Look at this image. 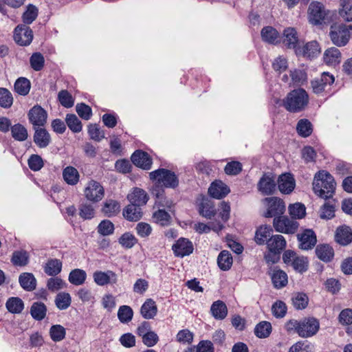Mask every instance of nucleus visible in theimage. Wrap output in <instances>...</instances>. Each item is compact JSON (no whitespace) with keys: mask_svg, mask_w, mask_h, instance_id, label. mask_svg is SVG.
Listing matches in <instances>:
<instances>
[{"mask_svg":"<svg viewBox=\"0 0 352 352\" xmlns=\"http://www.w3.org/2000/svg\"><path fill=\"white\" fill-rule=\"evenodd\" d=\"M149 179L153 183L151 193L156 198V202L162 207L170 208L173 201L166 199L165 188L176 189L179 185L178 175L171 170L160 168L149 173Z\"/></svg>","mask_w":352,"mask_h":352,"instance_id":"obj_1","label":"nucleus"},{"mask_svg":"<svg viewBox=\"0 0 352 352\" xmlns=\"http://www.w3.org/2000/svg\"><path fill=\"white\" fill-rule=\"evenodd\" d=\"M312 188L318 197L325 200L332 199L336 192V182L329 172L322 170L315 174Z\"/></svg>","mask_w":352,"mask_h":352,"instance_id":"obj_2","label":"nucleus"},{"mask_svg":"<svg viewBox=\"0 0 352 352\" xmlns=\"http://www.w3.org/2000/svg\"><path fill=\"white\" fill-rule=\"evenodd\" d=\"M309 102L307 91L301 88L294 89L283 100V105L291 113H298L305 109Z\"/></svg>","mask_w":352,"mask_h":352,"instance_id":"obj_3","label":"nucleus"},{"mask_svg":"<svg viewBox=\"0 0 352 352\" xmlns=\"http://www.w3.org/2000/svg\"><path fill=\"white\" fill-rule=\"evenodd\" d=\"M351 28V25L344 23L332 25L329 31V37L332 43L338 47L345 46L349 41Z\"/></svg>","mask_w":352,"mask_h":352,"instance_id":"obj_4","label":"nucleus"},{"mask_svg":"<svg viewBox=\"0 0 352 352\" xmlns=\"http://www.w3.org/2000/svg\"><path fill=\"white\" fill-rule=\"evenodd\" d=\"M273 227L278 232L293 234L297 232L299 223L294 219H289L287 216L282 214L274 218Z\"/></svg>","mask_w":352,"mask_h":352,"instance_id":"obj_5","label":"nucleus"},{"mask_svg":"<svg viewBox=\"0 0 352 352\" xmlns=\"http://www.w3.org/2000/svg\"><path fill=\"white\" fill-rule=\"evenodd\" d=\"M266 204L267 210L263 216L266 218L279 217L285 212V204L284 201L278 197H266L263 199Z\"/></svg>","mask_w":352,"mask_h":352,"instance_id":"obj_6","label":"nucleus"},{"mask_svg":"<svg viewBox=\"0 0 352 352\" xmlns=\"http://www.w3.org/2000/svg\"><path fill=\"white\" fill-rule=\"evenodd\" d=\"M334 81L335 78L332 74L329 72H323L320 77L311 81V87L314 94H320L330 90Z\"/></svg>","mask_w":352,"mask_h":352,"instance_id":"obj_7","label":"nucleus"},{"mask_svg":"<svg viewBox=\"0 0 352 352\" xmlns=\"http://www.w3.org/2000/svg\"><path fill=\"white\" fill-rule=\"evenodd\" d=\"M328 11L324 5L318 1H313L308 8L309 22L313 25H320L324 23Z\"/></svg>","mask_w":352,"mask_h":352,"instance_id":"obj_8","label":"nucleus"},{"mask_svg":"<svg viewBox=\"0 0 352 352\" xmlns=\"http://www.w3.org/2000/svg\"><path fill=\"white\" fill-rule=\"evenodd\" d=\"M320 328L318 320L315 318H305L300 320L298 334L302 338H309L317 333Z\"/></svg>","mask_w":352,"mask_h":352,"instance_id":"obj_9","label":"nucleus"},{"mask_svg":"<svg viewBox=\"0 0 352 352\" xmlns=\"http://www.w3.org/2000/svg\"><path fill=\"white\" fill-rule=\"evenodd\" d=\"M276 185L275 175L272 173H265L257 184V188L263 195H270L276 191Z\"/></svg>","mask_w":352,"mask_h":352,"instance_id":"obj_10","label":"nucleus"},{"mask_svg":"<svg viewBox=\"0 0 352 352\" xmlns=\"http://www.w3.org/2000/svg\"><path fill=\"white\" fill-rule=\"evenodd\" d=\"M84 193L87 200L93 203H98L104 197V190L99 182L91 180L88 183Z\"/></svg>","mask_w":352,"mask_h":352,"instance_id":"obj_11","label":"nucleus"},{"mask_svg":"<svg viewBox=\"0 0 352 352\" xmlns=\"http://www.w3.org/2000/svg\"><path fill=\"white\" fill-rule=\"evenodd\" d=\"M30 122L34 127L44 126L47 122V111L39 105H35L31 108L28 113Z\"/></svg>","mask_w":352,"mask_h":352,"instance_id":"obj_12","label":"nucleus"},{"mask_svg":"<svg viewBox=\"0 0 352 352\" xmlns=\"http://www.w3.org/2000/svg\"><path fill=\"white\" fill-rule=\"evenodd\" d=\"M14 39L20 45H28L33 39L32 30L25 24L18 25L14 30Z\"/></svg>","mask_w":352,"mask_h":352,"instance_id":"obj_13","label":"nucleus"},{"mask_svg":"<svg viewBox=\"0 0 352 352\" xmlns=\"http://www.w3.org/2000/svg\"><path fill=\"white\" fill-rule=\"evenodd\" d=\"M320 53V47L319 43L313 41L308 42L302 47L299 45L298 49H296V55L303 58H313L316 57Z\"/></svg>","mask_w":352,"mask_h":352,"instance_id":"obj_14","label":"nucleus"},{"mask_svg":"<svg viewBox=\"0 0 352 352\" xmlns=\"http://www.w3.org/2000/svg\"><path fill=\"white\" fill-rule=\"evenodd\" d=\"M300 242L299 248L304 250L312 249L317 243L315 232L311 229H306L302 233L297 235Z\"/></svg>","mask_w":352,"mask_h":352,"instance_id":"obj_15","label":"nucleus"},{"mask_svg":"<svg viewBox=\"0 0 352 352\" xmlns=\"http://www.w3.org/2000/svg\"><path fill=\"white\" fill-rule=\"evenodd\" d=\"M176 256L184 257L192 253L194 248L192 243L186 238H179L172 247Z\"/></svg>","mask_w":352,"mask_h":352,"instance_id":"obj_16","label":"nucleus"},{"mask_svg":"<svg viewBox=\"0 0 352 352\" xmlns=\"http://www.w3.org/2000/svg\"><path fill=\"white\" fill-rule=\"evenodd\" d=\"M131 160L136 166L144 170H149L152 166V158L145 151H135L131 155Z\"/></svg>","mask_w":352,"mask_h":352,"instance_id":"obj_17","label":"nucleus"},{"mask_svg":"<svg viewBox=\"0 0 352 352\" xmlns=\"http://www.w3.org/2000/svg\"><path fill=\"white\" fill-rule=\"evenodd\" d=\"M277 184L280 192L289 195L294 190L296 182L293 175L291 173H287L278 177Z\"/></svg>","mask_w":352,"mask_h":352,"instance_id":"obj_18","label":"nucleus"},{"mask_svg":"<svg viewBox=\"0 0 352 352\" xmlns=\"http://www.w3.org/2000/svg\"><path fill=\"white\" fill-rule=\"evenodd\" d=\"M94 282L99 286H104L108 284H116L118 281L116 274L111 271L107 272L96 271L93 274Z\"/></svg>","mask_w":352,"mask_h":352,"instance_id":"obj_19","label":"nucleus"},{"mask_svg":"<svg viewBox=\"0 0 352 352\" xmlns=\"http://www.w3.org/2000/svg\"><path fill=\"white\" fill-rule=\"evenodd\" d=\"M335 241L342 246H346L352 243V229L346 225L337 228L335 233Z\"/></svg>","mask_w":352,"mask_h":352,"instance_id":"obj_20","label":"nucleus"},{"mask_svg":"<svg viewBox=\"0 0 352 352\" xmlns=\"http://www.w3.org/2000/svg\"><path fill=\"white\" fill-rule=\"evenodd\" d=\"M230 192L228 185L221 180L213 182L208 188L209 195L215 199H221L225 197Z\"/></svg>","mask_w":352,"mask_h":352,"instance_id":"obj_21","label":"nucleus"},{"mask_svg":"<svg viewBox=\"0 0 352 352\" xmlns=\"http://www.w3.org/2000/svg\"><path fill=\"white\" fill-rule=\"evenodd\" d=\"M273 286L276 289H281L285 287L288 283V276L285 272L278 267H274L270 273Z\"/></svg>","mask_w":352,"mask_h":352,"instance_id":"obj_22","label":"nucleus"},{"mask_svg":"<svg viewBox=\"0 0 352 352\" xmlns=\"http://www.w3.org/2000/svg\"><path fill=\"white\" fill-rule=\"evenodd\" d=\"M273 229L270 226L263 225L259 226L254 235V241L258 245H266L269 239L273 235Z\"/></svg>","mask_w":352,"mask_h":352,"instance_id":"obj_23","label":"nucleus"},{"mask_svg":"<svg viewBox=\"0 0 352 352\" xmlns=\"http://www.w3.org/2000/svg\"><path fill=\"white\" fill-rule=\"evenodd\" d=\"M127 199L131 204H135V206L140 207L147 203L148 196L144 190L140 188H134L133 191L128 195Z\"/></svg>","mask_w":352,"mask_h":352,"instance_id":"obj_24","label":"nucleus"},{"mask_svg":"<svg viewBox=\"0 0 352 352\" xmlns=\"http://www.w3.org/2000/svg\"><path fill=\"white\" fill-rule=\"evenodd\" d=\"M33 140L39 148H45L51 142V136L45 129L34 127Z\"/></svg>","mask_w":352,"mask_h":352,"instance_id":"obj_25","label":"nucleus"},{"mask_svg":"<svg viewBox=\"0 0 352 352\" xmlns=\"http://www.w3.org/2000/svg\"><path fill=\"white\" fill-rule=\"evenodd\" d=\"M317 257L324 263L331 262L334 257V250L329 244H319L315 250Z\"/></svg>","mask_w":352,"mask_h":352,"instance_id":"obj_26","label":"nucleus"},{"mask_svg":"<svg viewBox=\"0 0 352 352\" xmlns=\"http://www.w3.org/2000/svg\"><path fill=\"white\" fill-rule=\"evenodd\" d=\"M283 35V44L287 48L293 49L296 52V49H298L300 45L296 30L293 28H288L284 30Z\"/></svg>","mask_w":352,"mask_h":352,"instance_id":"obj_27","label":"nucleus"},{"mask_svg":"<svg viewBox=\"0 0 352 352\" xmlns=\"http://www.w3.org/2000/svg\"><path fill=\"white\" fill-rule=\"evenodd\" d=\"M142 208L135 204H129L122 211L123 217L129 221H138L142 217Z\"/></svg>","mask_w":352,"mask_h":352,"instance_id":"obj_28","label":"nucleus"},{"mask_svg":"<svg viewBox=\"0 0 352 352\" xmlns=\"http://www.w3.org/2000/svg\"><path fill=\"white\" fill-rule=\"evenodd\" d=\"M19 282L25 291L32 292L36 287V279L32 273L24 272L20 274Z\"/></svg>","mask_w":352,"mask_h":352,"instance_id":"obj_29","label":"nucleus"},{"mask_svg":"<svg viewBox=\"0 0 352 352\" xmlns=\"http://www.w3.org/2000/svg\"><path fill=\"white\" fill-rule=\"evenodd\" d=\"M157 313V307L155 302L151 298L146 299L140 308V314L142 317L145 319H152Z\"/></svg>","mask_w":352,"mask_h":352,"instance_id":"obj_30","label":"nucleus"},{"mask_svg":"<svg viewBox=\"0 0 352 352\" xmlns=\"http://www.w3.org/2000/svg\"><path fill=\"white\" fill-rule=\"evenodd\" d=\"M199 213L208 219L214 217L217 212L213 201L208 199H203L199 206Z\"/></svg>","mask_w":352,"mask_h":352,"instance_id":"obj_31","label":"nucleus"},{"mask_svg":"<svg viewBox=\"0 0 352 352\" xmlns=\"http://www.w3.org/2000/svg\"><path fill=\"white\" fill-rule=\"evenodd\" d=\"M323 60L328 65H338L341 61V52L336 47H330L325 50Z\"/></svg>","mask_w":352,"mask_h":352,"instance_id":"obj_32","label":"nucleus"},{"mask_svg":"<svg viewBox=\"0 0 352 352\" xmlns=\"http://www.w3.org/2000/svg\"><path fill=\"white\" fill-rule=\"evenodd\" d=\"M266 245L268 250L282 252L286 247L287 242L283 236L275 234L272 235L270 239H269Z\"/></svg>","mask_w":352,"mask_h":352,"instance_id":"obj_33","label":"nucleus"},{"mask_svg":"<svg viewBox=\"0 0 352 352\" xmlns=\"http://www.w3.org/2000/svg\"><path fill=\"white\" fill-rule=\"evenodd\" d=\"M101 210L107 217H115L120 212V204L116 200L107 199L104 203Z\"/></svg>","mask_w":352,"mask_h":352,"instance_id":"obj_34","label":"nucleus"},{"mask_svg":"<svg viewBox=\"0 0 352 352\" xmlns=\"http://www.w3.org/2000/svg\"><path fill=\"white\" fill-rule=\"evenodd\" d=\"M210 311L212 316L216 320H223L228 315V308L226 305L222 300L214 302L210 307Z\"/></svg>","mask_w":352,"mask_h":352,"instance_id":"obj_35","label":"nucleus"},{"mask_svg":"<svg viewBox=\"0 0 352 352\" xmlns=\"http://www.w3.org/2000/svg\"><path fill=\"white\" fill-rule=\"evenodd\" d=\"M63 177L67 184L74 186L79 182L80 175L76 168L68 166L63 170Z\"/></svg>","mask_w":352,"mask_h":352,"instance_id":"obj_36","label":"nucleus"},{"mask_svg":"<svg viewBox=\"0 0 352 352\" xmlns=\"http://www.w3.org/2000/svg\"><path fill=\"white\" fill-rule=\"evenodd\" d=\"M62 270V262L57 258H51L44 266V272L48 276H56Z\"/></svg>","mask_w":352,"mask_h":352,"instance_id":"obj_37","label":"nucleus"},{"mask_svg":"<svg viewBox=\"0 0 352 352\" xmlns=\"http://www.w3.org/2000/svg\"><path fill=\"white\" fill-rule=\"evenodd\" d=\"M30 256L27 251L16 250L12 253L11 262L15 266H26L29 263Z\"/></svg>","mask_w":352,"mask_h":352,"instance_id":"obj_38","label":"nucleus"},{"mask_svg":"<svg viewBox=\"0 0 352 352\" xmlns=\"http://www.w3.org/2000/svg\"><path fill=\"white\" fill-rule=\"evenodd\" d=\"M296 131L300 136L307 138L313 132V125L308 119H300L296 124Z\"/></svg>","mask_w":352,"mask_h":352,"instance_id":"obj_39","label":"nucleus"},{"mask_svg":"<svg viewBox=\"0 0 352 352\" xmlns=\"http://www.w3.org/2000/svg\"><path fill=\"white\" fill-rule=\"evenodd\" d=\"M326 201L320 209V217L322 219H331L335 217V199Z\"/></svg>","mask_w":352,"mask_h":352,"instance_id":"obj_40","label":"nucleus"},{"mask_svg":"<svg viewBox=\"0 0 352 352\" xmlns=\"http://www.w3.org/2000/svg\"><path fill=\"white\" fill-rule=\"evenodd\" d=\"M232 256L228 251L223 250L219 253L217 263L221 270L227 271L230 270L232 265Z\"/></svg>","mask_w":352,"mask_h":352,"instance_id":"obj_41","label":"nucleus"},{"mask_svg":"<svg viewBox=\"0 0 352 352\" xmlns=\"http://www.w3.org/2000/svg\"><path fill=\"white\" fill-rule=\"evenodd\" d=\"M47 307L43 302H35L30 308L32 318L36 320H42L46 316Z\"/></svg>","mask_w":352,"mask_h":352,"instance_id":"obj_42","label":"nucleus"},{"mask_svg":"<svg viewBox=\"0 0 352 352\" xmlns=\"http://www.w3.org/2000/svg\"><path fill=\"white\" fill-rule=\"evenodd\" d=\"M87 274L85 270L81 269H74L69 274L68 280L70 283L74 285H81L86 280Z\"/></svg>","mask_w":352,"mask_h":352,"instance_id":"obj_43","label":"nucleus"},{"mask_svg":"<svg viewBox=\"0 0 352 352\" xmlns=\"http://www.w3.org/2000/svg\"><path fill=\"white\" fill-rule=\"evenodd\" d=\"M261 34L264 41L272 44H274L279 37L277 30L272 26L264 27L261 30Z\"/></svg>","mask_w":352,"mask_h":352,"instance_id":"obj_44","label":"nucleus"},{"mask_svg":"<svg viewBox=\"0 0 352 352\" xmlns=\"http://www.w3.org/2000/svg\"><path fill=\"white\" fill-rule=\"evenodd\" d=\"M30 81L24 77L19 78L14 85V91L21 96H26L30 92Z\"/></svg>","mask_w":352,"mask_h":352,"instance_id":"obj_45","label":"nucleus"},{"mask_svg":"<svg viewBox=\"0 0 352 352\" xmlns=\"http://www.w3.org/2000/svg\"><path fill=\"white\" fill-rule=\"evenodd\" d=\"M339 2L342 7L339 10L340 16L346 21H352V1L339 0Z\"/></svg>","mask_w":352,"mask_h":352,"instance_id":"obj_46","label":"nucleus"},{"mask_svg":"<svg viewBox=\"0 0 352 352\" xmlns=\"http://www.w3.org/2000/svg\"><path fill=\"white\" fill-rule=\"evenodd\" d=\"M54 302L58 309L65 310L71 305L72 298L69 293L60 292L56 296Z\"/></svg>","mask_w":352,"mask_h":352,"instance_id":"obj_47","label":"nucleus"},{"mask_svg":"<svg viewBox=\"0 0 352 352\" xmlns=\"http://www.w3.org/2000/svg\"><path fill=\"white\" fill-rule=\"evenodd\" d=\"M289 214L292 219H302L306 214V208L301 203L290 204L288 207Z\"/></svg>","mask_w":352,"mask_h":352,"instance_id":"obj_48","label":"nucleus"},{"mask_svg":"<svg viewBox=\"0 0 352 352\" xmlns=\"http://www.w3.org/2000/svg\"><path fill=\"white\" fill-rule=\"evenodd\" d=\"M6 306L7 309L13 314H19L24 308L23 300L18 297H11L8 298Z\"/></svg>","mask_w":352,"mask_h":352,"instance_id":"obj_49","label":"nucleus"},{"mask_svg":"<svg viewBox=\"0 0 352 352\" xmlns=\"http://www.w3.org/2000/svg\"><path fill=\"white\" fill-rule=\"evenodd\" d=\"M65 122L69 129L73 133H79L82 131V122L75 114H67L65 118Z\"/></svg>","mask_w":352,"mask_h":352,"instance_id":"obj_50","label":"nucleus"},{"mask_svg":"<svg viewBox=\"0 0 352 352\" xmlns=\"http://www.w3.org/2000/svg\"><path fill=\"white\" fill-rule=\"evenodd\" d=\"M12 138L17 141H25L28 136V131L21 124H16L10 128Z\"/></svg>","mask_w":352,"mask_h":352,"instance_id":"obj_51","label":"nucleus"},{"mask_svg":"<svg viewBox=\"0 0 352 352\" xmlns=\"http://www.w3.org/2000/svg\"><path fill=\"white\" fill-rule=\"evenodd\" d=\"M50 336L55 342L62 341L65 338L66 329L60 324H54L50 329Z\"/></svg>","mask_w":352,"mask_h":352,"instance_id":"obj_52","label":"nucleus"},{"mask_svg":"<svg viewBox=\"0 0 352 352\" xmlns=\"http://www.w3.org/2000/svg\"><path fill=\"white\" fill-rule=\"evenodd\" d=\"M272 332V325L270 322L262 321L256 325L254 329L255 335L259 338H267Z\"/></svg>","mask_w":352,"mask_h":352,"instance_id":"obj_53","label":"nucleus"},{"mask_svg":"<svg viewBox=\"0 0 352 352\" xmlns=\"http://www.w3.org/2000/svg\"><path fill=\"white\" fill-rule=\"evenodd\" d=\"M292 304L296 309L300 310L305 309L309 302V298L305 293H296L292 298Z\"/></svg>","mask_w":352,"mask_h":352,"instance_id":"obj_54","label":"nucleus"},{"mask_svg":"<svg viewBox=\"0 0 352 352\" xmlns=\"http://www.w3.org/2000/svg\"><path fill=\"white\" fill-rule=\"evenodd\" d=\"M153 219L155 222L162 226H168L170 223V215L163 209H159L153 214Z\"/></svg>","mask_w":352,"mask_h":352,"instance_id":"obj_55","label":"nucleus"},{"mask_svg":"<svg viewBox=\"0 0 352 352\" xmlns=\"http://www.w3.org/2000/svg\"><path fill=\"white\" fill-rule=\"evenodd\" d=\"M133 316V311L131 307L128 305H122L119 307L118 317L122 323L130 322Z\"/></svg>","mask_w":352,"mask_h":352,"instance_id":"obj_56","label":"nucleus"},{"mask_svg":"<svg viewBox=\"0 0 352 352\" xmlns=\"http://www.w3.org/2000/svg\"><path fill=\"white\" fill-rule=\"evenodd\" d=\"M47 288L52 292H57L61 289L65 288L67 284L65 281L57 276L50 278L47 281Z\"/></svg>","mask_w":352,"mask_h":352,"instance_id":"obj_57","label":"nucleus"},{"mask_svg":"<svg viewBox=\"0 0 352 352\" xmlns=\"http://www.w3.org/2000/svg\"><path fill=\"white\" fill-rule=\"evenodd\" d=\"M118 242L123 248L130 249L138 243V239L133 234L126 232L121 235L118 239Z\"/></svg>","mask_w":352,"mask_h":352,"instance_id":"obj_58","label":"nucleus"},{"mask_svg":"<svg viewBox=\"0 0 352 352\" xmlns=\"http://www.w3.org/2000/svg\"><path fill=\"white\" fill-rule=\"evenodd\" d=\"M13 97L11 92L6 88H0V107L8 109L13 104Z\"/></svg>","mask_w":352,"mask_h":352,"instance_id":"obj_59","label":"nucleus"},{"mask_svg":"<svg viewBox=\"0 0 352 352\" xmlns=\"http://www.w3.org/2000/svg\"><path fill=\"white\" fill-rule=\"evenodd\" d=\"M113 223L108 219L100 221L97 227L98 232L102 236H108L112 234L114 232Z\"/></svg>","mask_w":352,"mask_h":352,"instance_id":"obj_60","label":"nucleus"},{"mask_svg":"<svg viewBox=\"0 0 352 352\" xmlns=\"http://www.w3.org/2000/svg\"><path fill=\"white\" fill-rule=\"evenodd\" d=\"M58 99L61 105L65 108H70L74 106V100L67 90L64 89L59 91Z\"/></svg>","mask_w":352,"mask_h":352,"instance_id":"obj_61","label":"nucleus"},{"mask_svg":"<svg viewBox=\"0 0 352 352\" xmlns=\"http://www.w3.org/2000/svg\"><path fill=\"white\" fill-rule=\"evenodd\" d=\"M79 215L83 219H91L95 216V209L91 204H82L79 206Z\"/></svg>","mask_w":352,"mask_h":352,"instance_id":"obj_62","label":"nucleus"},{"mask_svg":"<svg viewBox=\"0 0 352 352\" xmlns=\"http://www.w3.org/2000/svg\"><path fill=\"white\" fill-rule=\"evenodd\" d=\"M287 307L286 304L282 300L276 301L272 307V311L274 316L276 318H282L287 314Z\"/></svg>","mask_w":352,"mask_h":352,"instance_id":"obj_63","label":"nucleus"},{"mask_svg":"<svg viewBox=\"0 0 352 352\" xmlns=\"http://www.w3.org/2000/svg\"><path fill=\"white\" fill-rule=\"evenodd\" d=\"M30 63L32 68L34 71L38 72L43 68L45 59L41 53L36 52L31 56Z\"/></svg>","mask_w":352,"mask_h":352,"instance_id":"obj_64","label":"nucleus"}]
</instances>
